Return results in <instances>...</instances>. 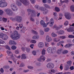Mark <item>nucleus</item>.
Wrapping results in <instances>:
<instances>
[{
	"mask_svg": "<svg viewBox=\"0 0 74 74\" xmlns=\"http://www.w3.org/2000/svg\"><path fill=\"white\" fill-rule=\"evenodd\" d=\"M40 32L41 35H43L44 34V32L42 30H40Z\"/></svg>",
	"mask_w": 74,
	"mask_h": 74,
	"instance_id": "6e6d98bb",
	"label": "nucleus"
},
{
	"mask_svg": "<svg viewBox=\"0 0 74 74\" xmlns=\"http://www.w3.org/2000/svg\"><path fill=\"white\" fill-rule=\"evenodd\" d=\"M2 38L3 40H7L8 38V36L6 34H4Z\"/></svg>",
	"mask_w": 74,
	"mask_h": 74,
	"instance_id": "dca6fc26",
	"label": "nucleus"
},
{
	"mask_svg": "<svg viewBox=\"0 0 74 74\" xmlns=\"http://www.w3.org/2000/svg\"><path fill=\"white\" fill-rule=\"evenodd\" d=\"M11 48L13 50H15L16 49V47L15 46H13L11 47Z\"/></svg>",
	"mask_w": 74,
	"mask_h": 74,
	"instance_id": "58836bf2",
	"label": "nucleus"
},
{
	"mask_svg": "<svg viewBox=\"0 0 74 74\" xmlns=\"http://www.w3.org/2000/svg\"><path fill=\"white\" fill-rule=\"evenodd\" d=\"M5 47L6 48V49H8V50H10V47H9L8 46V45L5 46Z\"/></svg>",
	"mask_w": 74,
	"mask_h": 74,
	"instance_id": "864d4df0",
	"label": "nucleus"
},
{
	"mask_svg": "<svg viewBox=\"0 0 74 74\" xmlns=\"http://www.w3.org/2000/svg\"><path fill=\"white\" fill-rule=\"evenodd\" d=\"M0 3H5L7 2H5V0H1L0 1Z\"/></svg>",
	"mask_w": 74,
	"mask_h": 74,
	"instance_id": "a19ab883",
	"label": "nucleus"
},
{
	"mask_svg": "<svg viewBox=\"0 0 74 74\" xmlns=\"http://www.w3.org/2000/svg\"><path fill=\"white\" fill-rule=\"evenodd\" d=\"M45 58L44 57V56H41L40 58H39L38 59V60L39 62H41V60H42V61H44V60H45Z\"/></svg>",
	"mask_w": 74,
	"mask_h": 74,
	"instance_id": "2eb2a0df",
	"label": "nucleus"
},
{
	"mask_svg": "<svg viewBox=\"0 0 74 74\" xmlns=\"http://www.w3.org/2000/svg\"><path fill=\"white\" fill-rule=\"evenodd\" d=\"M55 9L56 11L57 12H59V11H60V9H59V8H58V7H56L55 8Z\"/></svg>",
	"mask_w": 74,
	"mask_h": 74,
	"instance_id": "e433bc0d",
	"label": "nucleus"
},
{
	"mask_svg": "<svg viewBox=\"0 0 74 74\" xmlns=\"http://www.w3.org/2000/svg\"><path fill=\"white\" fill-rule=\"evenodd\" d=\"M16 4H17L18 6H21V5H22V3H21V2L18 1L16 2Z\"/></svg>",
	"mask_w": 74,
	"mask_h": 74,
	"instance_id": "a878e982",
	"label": "nucleus"
},
{
	"mask_svg": "<svg viewBox=\"0 0 74 74\" xmlns=\"http://www.w3.org/2000/svg\"><path fill=\"white\" fill-rule=\"evenodd\" d=\"M20 1L25 5H27L29 4V2L27 0H20Z\"/></svg>",
	"mask_w": 74,
	"mask_h": 74,
	"instance_id": "0eeeda50",
	"label": "nucleus"
},
{
	"mask_svg": "<svg viewBox=\"0 0 74 74\" xmlns=\"http://www.w3.org/2000/svg\"><path fill=\"white\" fill-rule=\"evenodd\" d=\"M43 11L44 12H43V14H44V15L45 14H47L48 12V10L46 9L45 10V11Z\"/></svg>",
	"mask_w": 74,
	"mask_h": 74,
	"instance_id": "bb28decb",
	"label": "nucleus"
},
{
	"mask_svg": "<svg viewBox=\"0 0 74 74\" xmlns=\"http://www.w3.org/2000/svg\"><path fill=\"white\" fill-rule=\"evenodd\" d=\"M18 26H19L20 28H22V27H23V25L22 24H19L18 25Z\"/></svg>",
	"mask_w": 74,
	"mask_h": 74,
	"instance_id": "338daca9",
	"label": "nucleus"
},
{
	"mask_svg": "<svg viewBox=\"0 0 74 74\" xmlns=\"http://www.w3.org/2000/svg\"><path fill=\"white\" fill-rule=\"evenodd\" d=\"M62 0H60V2H61L60 3V4L61 5H63V3H64V2H65V1H62Z\"/></svg>",
	"mask_w": 74,
	"mask_h": 74,
	"instance_id": "bf43d9fd",
	"label": "nucleus"
},
{
	"mask_svg": "<svg viewBox=\"0 0 74 74\" xmlns=\"http://www.w3.org/2000/svg\"><path fill=\"white\" fill-rule=\"evenodd\" d=\"M68 25H69V22L66 21L64 23V25L65 26H67Z\"/></svg>",
	"mask_w": 74,
	"mask_h": 74,
	"instance_id": "8fccbe9b",
	"label": "nucleus"
},
{
	"mask_svg": "<svg viewBox=\"0 0 74 74\" xmlns=\"http://www.w3.org/2000/svg\"><path fill=\"white\" fill-rule=\"evenodd\" d=\"M31 42L32 43H33L34 44H36V41L34 40H31Z\"/></svg>",
	"mask_w": 74,
	"mask_h": 74,
	"instance_id": "37998d69",
	"label": "nucleus"
},
{
	"mask_svg": "<svg viewBox=\"0 0 74 74\" xmlns=\"http://www.w3.org/2000/svg\"><path fill=\"white\" fill-rule=\"evenodd\" d=\"M9 44L10 45H16V43L15 42V41L14 40H10L9 41Z\"/></svg>",
	"mask_w": 74,
	"mask_h": 74,
	"instance_id": "f3484780",
	"label": "nucleus"
},
{
	"mask_svg": "<svg viewBox=\"0 0 74 74\" xmlns=\"http://www.w3.org/2000/svg\"><path fill=\"white\" fill-rule=\"evenodd\" d=\"M47 66L48 69H53L54 67V65L51 63H49L47 64Z\"/></svg>",
	"mask_w": 74,
	"mask_h": 74,
	"instance_id": "1a4fd4ad",
	"label": "nucleus"
},
{
	"mask_svg": "<svg viewBox=\"0 0 74 74\" xmlns=\"http://www.w3.org/2000/svg\"><path fill=\"white\" fill-rule=\"evenodd\" d=\"M4 34L2 32H0V38H3Z\"/></svg>",
	"mask_w": 74,
	"mask_h": 74,
	"instance_id": "72a5a7b5",
	"label": "nucleus"
},
{
	"mask_svg": "<svg viewBox=\"0 0 74 74\" xmlns=\"http://www.w3.org/2000/svg\"><path fill=\"white\" fill-rule=\"evenodd\" d=\"M39 9L40 10H41V11H45V10L44 8V7H40L39 8Z\"/></svg>",
	"mask_w": 74,
	"mask_h": 74,
	"instance_id": "473e14b6",
	"label": "nucleus"
},
{
	"mask_svg": "<svg viewBox=\"0 0 74 74\" xmlns=\"http://www.w3.org/2000/svg\"><path fill=\"white\" fill-rule=\"evenodd\" d=\"M32 53L34 55H36V51L34 50L32 51Z\"/></svg>",
	"mask_w": 74,
	"mask_h": 74,
	"instance_id": "4d7b16f0",
	"label": "nucleus"
},
{
	"mask_svg": "<svg viewBox=\"0 0 74 74\" xmlns=\"http://www.w3.org/2000/svg\"><path fill=\"white\" fill-rule=\"evenodd\" d=\"M3 68L5 69H8L10 68V67L8 66L5 65L3 66Z\"/></svg>",
	"mask_w": 74,
	"mask_h": 74,
	"instance_id": "2f4dec72",
	"label": "nucleus"
},
{
	"mask_svg": "<svg viewBox=\"0 0 74 74\" xmlns=\"http://www.w3.org/2000/svg\"><path fill=\"white\" fill-rule=\"evenodd\" d=\"M25 49H26V51H27V52H30V48L26 47Z\"/></svg>",
	"mask_w": 74,
	"mask_h": 74,
	"instance_id": "c03bdc74",
	"label": "nucleus"
},
{
	"mask_svg": "<svg viewBox=\"0 0 74 74\" xmlns=\"http://www.w3.org/2000/svg\"><path fill=\"white\" fill-rule=\"evenodd\" d=\"M32 32L35 34H37L38 33L36 31L34 30H32Z\"/></svg>",
	"mask_w": 74,
	"mask_h": 74,
	"instance_id": "49530a36",
	"label": "nucleus"
},
{
	"mask_svg": "<svg viewBox=\"0 0 74 74\" xmlns=\"http://www.w3.org/2000/svg\"><path fill=\"white\" fill-rule=\"evenodd\" d=\"M59 38H60V39H62V40H64V39L66 38V36H60L59 37Z\"/></svg>",
	"mask_w": 74,
	"mask_h": 74,
	"instance_id": "7c9ffc66",
	"label": "nucleus"
},
{
	"mask_svg": "<svg viewBox=\"0 0 74 74\" xmlns=\"http://www.w3.org/2000/svg\"><path fill=\"white\" fill-rule=\"evenodd\" d=\"M24 66H25V65L23 63H22L20 66L21 67H24Z\"/></svg>",
	"mask_w": 74,
	"mask_h": 74,
	"instance_id": "69168bd1",
	"label": "nucleus"
},
{
	"mask_svg": "<svg viewBox=\"0 0 74 74\" xmlns=\"http://www.w3.org/2000/svg\"><path fill=\"white\" fill-rule=\"evenodd\" d=\"M11 37L13 40H17L21 37V35L18 34L16 31H15L14 34H11Z\"/></svg>",
	"mask_w": 74,
	"mask_h": 74,
	"instance_id": "f257e3e1",
	"label": "nucleus"
},
{
	"mask_svg": "<svg viewBox=\"0 0 74 74\" xmlns=\"http://www.w3.org/2000/svg\"><path fill=\"white\" fill-rule=\"evenodd\" d=\"M44 6L47 8H49V6L47 4H45L44 5Z\"/></svg>",
	"mask_w": 74,
	"mask_h": 74,
	"instance_id": "a18cd8bd",
	"label": "nucleus"
},
{
	"mask_svg": "<svg viewBox=\"0 0 74 74\" xmlns=\"http://www.w3.org/2000/svg\"><path fill=\"white\" fill-rule=\"evenodd\" d=\"M57 33L59 34H63L64 33V30H60L59 32L58 31L57 32Z\"/></svg>",
	"mask_w": 74,
	"mask_h": 74,
	"instance_id": "4be33fe9",
	"label": "nucleus"
},
{
	"mask_svg": "<svg viewBox=\"0 0 74 74\" xmlns=\"http://www.w3.org/2000/svg\"><path fill=\"white\" fill-rule=\"evenodd\" d=\"M69 69L71 70H73L74 69V66H71L70 67Z\"/></svg>",
	"mask_w": 74,
	"mask_h": 74,
	"instance_id": "13d9d810",
	"label": "nucleus"
},
{
	"mask_svg": "<svg viewBox=\"0 0 74 74\" xmlns=\"http://www.w3.org/2000/svg\"><path fill=\"white\" fill-rule=\"evenodd\" d=\"M62 52H63V49L62 48L59 49L58 50H57V53L58 55H60V54H61L62 53Z\"/></svg>",
	"mask_w": 74,
	"mask_h": 74,
	"instance_id": "ddd939ff",
	"label": "nucleus"
},
{
	"mask_svg": "<svg viewBox=\"0 0 74 74\" xmlns=\"http://www.w3.org/2000/svg\"><path fill=\"white\" fill-rule=\"evenodd\" d=\"M67 63L68 64H71V63H72V62H71V61H69L67 62Z\"/></svg>",
	"mask_w": 74,
	"mask_h": 74,
	"instance_id": "680f3d73",
	"label": "nucleus"
},
{
	"mask_svg": "<svg viewBox=\"0 0 74 74\" xmlns=\"http://www.w3.org/2000/svg\"><path fill=\"white\" fill-rule=\"evenodd\" d=\"M3 13H4V11L0 10V15H2L3 14Z\"/></svg>",
	"mask_w": 74,
	"mask_h": 74,
	"instance_id": "de8ad7c7",
	"label": "nucleus"
},
{
	"mask_svg": "<svg viewBox=\"0 0 74 74\" xmlns=\"http://www.w3.org/2000/svg\"><path fill=\"white\" fill-rule=\"evenodd\" d=\"M45 46L46 47H49V43L47 42H46L45 43Z\"/></svg>",
	"mask_w": 74,
	"mask_h": 74,
	"instance_id": "603ef678",
	"label": "nucleus"
},
{
	"mask_svg": "<svg viewBox=\"0 0 74 74\" xmlns=\"http://www.w3.org/2000/svg\"><path fill=\"white\" fill-rule=\"evenodd\" d=\"M53 40L54 42H58V41H59L60 40H58V39H56V38H54L53 39Z\"/></svg>",
	"mask_w": 74,
	"mask_h": 74,
	"instance_id": "09e8293b",
	"label": "nucleus"
},
{
	"mask_svg": "<svg viewBox=\"0 0 74 74\" xmlns=\"http://www.w3.org/2000/svg\"><path fill=\"white\" fill-rule=\"evenodd\" d=\"M10 19L12 21H16L17 22H21L22 18V17L19 16H16L15 18H13V17H10Z\"/></svg>",
	"mask_w": 74,
	"mask_h": 74,
	"instance_id": "7ed1b4c3",
	"label": "nucleus"
},
{
	"mask_svg": "<svg viewBox=\"0 0 74 74\" xmlns=\"http://www.w3.org/2000/svg\"><path fill=\"white\" fill-rule=\"evenodd\" d=\"M27 67L28 68V69H33V67L30 66H28Z\"/></svg>",
	"mask_w": 74,
	"mask_h": 74,
	"instance_id": "e2e57ef3",
	"label": "nucleus"
},
{
	"mask_svg": "<svg viewBox=\"0 0 74 74\" xmlns=\"http://www.w3.org/2000/svg\"><path fill=\"white\" fill-rule=\"evenodd\" d=\"M45 32H48L49 31V28H46L45 29Z\"/></svg>",
	"mask_w": 74,
	"mask_h": 74,
	"instance_id": "79ce46f5",
	"label": "nucleus"
},
{
	"mask_svg": "<svg viewBox=\"0 0 74 74\" xmlns=\"http://www.w3.org/2000/svg\"><path fill=\"white\" fill-rule=\"evenodd\" d=\"M21 59H26V57L25 54H23L22 55Z\"/></svg>",
	"mask_w": 74,
	"mask_h": 74,
	"instance_id": "c85d7f7f",
	"label": "nucleus"
},
{
	"mask_svg": "<svg viewBox=\"0 0 74 74\" xmlns=\"http://www.w3.org/2000/svg\"><path fill=\"white\" fill-rule=\"evenodd\" d=\"M62 26H63V25H60L59 26V27H57L56 25H55L53 26V28H56L57 29V30H58V29H60V28H62Z\"/></svg>",
	"mask_w": 74,
	"mask_h": 74,
	"instance_id": "aec40b11",
	"label": "nucleus"
},
{
	"mask_svg": "<svg viewBox=\"0 0 74 74\" xmlns=\"http://www.w3.org/2000/svg\"><path fill=\"white\" fill-rule=\"evenodd\" d=\"M51 72L53 73H55V70L53 69H52L50 71V70L49 71V74H52V73H51Z\"/></svg>",
	"mask_w": 74,
	"mask_h": 74,
	"instance_id": "393cba45",
	"label": "nucleus"
},
{
	"mask_svg": "<svg viewBox=\"0 0 74 74\" xmlns=\"http://www.w3.org/2000/svg\"><path fill=\"white\" fill-rule=\"evenodd\" d=\"M27 11L28 12V15H29L30 14H31L32 15H34L36 13L35 10L30 9H27Z\"/></svg>",
	"mask_w": 74,
	"mask_h": 74,
	"instance_id": "423d86ee",
	"label": "nucleus"
},
{
	"mask_svg": "<svg viewBox=\"0 0 74 74\" xmlns=\"http://www.w3.org/2000/svg\"><path fill=\"white\" fill-rule=\"evenodd\" d=\"M40 23L41 25H42V26H43V27H46L47 26V25L45 23V21H44V20H41Z\"/></svg>",
	"mask_w": 74,
	"mask_h": 74,
	"instance_id": "9d476101",
	"label": "nucleus"
},
{
	"mask_svg": "<svg viewBox=\"0 0 74 74\" xmlns=\"http://www.w3.org/2000/svg\"><path fill=\"white\" fill-rule=\"evenodd\" d=\"M7 52L8 56H10L11 55V54L12 53L11 52L9 51H7Z\"/></svg>",
	"mask_w": 74,
	"mask_h": 74,
	"instance_id": "f704fd0d",
	"label": "nucleus"
},
{
	"mask_svg": "<svg viewBox=\"0 0 74 74\" xmlns=\"http://www.w3.org/2000/svg\"><path fill=\"white\" fill-rule=\"evenodd\" d=\"M69 69V65L66 64L65 66V67L64 68V70L65 71L68 70Z\"/></svg>",
	"mask_w": 74,
	"mask_h": 74,
	"instance_id": "412c9836",
	"label": "nucleus"
},
{
	"mask_svg": "<svg viewBox=\"0 0 74 74\" xmlns=\"http://www.w3.org/2000/svg\"><path fill=\"white\" fill-rule=\"evenodd\" d=\"M39 7V6L38 5H36L34 6V7L36 9H38Z\"/></svg>",
	"mask_w": 74,
	"mask_h": 74,
	"instance_id": "0e129e2a",
	"label": "nucleus"
},
{
	"mask_svg": "<svg viewBox=\"0 0 74 74\" xmlns=\"http://www.w3.org/2000/svg\"><path fill=\"white\" fill-rule=\"evenodd\" d=\"M30 1H31V3H32V4L35 3V1L34 0H30Z\"/></svg>",
	"mask_w": 74,
	"mask_h": 74,
	"instance_id": "774afa93",
	"label": "nucleus"
},
{
	"mask_svg": "<svg viewBox=\"0 0 74 74\" xmlns=\"http://www.w3.org/2000/svg\"><path fill=\"white\" fill-rule=\"evenodd\" d=\"M7 5H8L7 3H0V7H1V8H3L4 7H7Z\"/></svg>",
	"mask_w": 74,
	"mask_h": 74,
	"instance_id": "f8f14e48",
	"label": "nucleus"
},
{
	"mask_svg": "<svg viewBox=\"0 0 74 74\" xmlns=\"http://www.w3.org/2000/svg\"><path fill=\"white\" fill-rule=\"evenodd\" d=\"M70 9L71 11L72 12H74V6L73 5H71V6Z\"/></svg>",
	"mask_w": 74,
	"mask_h": 74,
	"instance_id": "cd10ccee",
	"label": "nucleus"
},
{
	"mask_svg": "<svg viewBox=\"0 0 74 74\" xmlns=\"http://www.w3.org/2000/svg\"><path fill=\"white\" fill-rule=\"evenodd\" d=\"M5 42L3 41V40H1L0 39V44H4Z\"/></svg>",
	"mask_w": 74,
	"mask_h": 74,
	"instance_id": "3c124183",
	"label": "nucleus"
},
{
	"mask_svg": "<svg viewBox=\"0 0 74 74\" xmlns=\"http://www.w3.org/2000/svg\"><path fill=\"white\" fill-rule=\"evenodd\" d=\"M68 37L70 38H74V36L71 35H69L68 36Z\"/></svg>",
	"mask_w": 74,
	"mask_h": 74,
	"instance_id": "5fc2aeb1",
	"label": "nucleus"
},
{
	"mask_svg": "<svg viewBox=\"0 0 74 74\" xmlns=\"http://www.w3.org/2000/svg\"><path fill=\"white\" fill-rule=\"evenodd\" d=\"M46 40L47 42H50L52 40L51 38V37H49V36H48V35L46 36Z\"/></svg>",
	"mask_w": 74,
	"mask_h": 74,
	"instance_id": "4468645a",
	"label": "nucleus"
},
{
	"mask_svg": "<svg viewBox=\"0 0 74 74\" xmlns=\"http://www.w3.org/2000/svg\"><path fill=\"white\" fill-rule=\"evenodd\" d=\"M64 16L67 19H70L71 18V16L70 14L69 13H65Z\"/></svg>",
	"mask_w": 74,
	"mask_h": 74,
	"instance_id": "6e6552de",
	"label": "nucleus"
},
{
	"mask_svg": "<svg viewBox=\"0 0 74 74\" xmlns=\"http://www.w3.org/2000/svg\"><path fill=\"white\" fill-rule=\"evenodd\" d=\"M49 23H50L49 24L50 26V27H52L54 23V22H53V18H51L50 19Z\"/></svg>",
	"mask_w": 74,
	"mask_h": 74,
	"instance_id": "6ab92c4d",
	"label": "nucleus"
},
{
	"mask_svg": "<svg viewBox=\"0 0 74 74\" xmlns=\"http://www.w3.org/2000/svg\"><path fill=\"white\" fill-rule=\"evenodd\" d=\"M42 55H45V49H43L42 52Z\"/></svg>",
	"mask_w": 74,
	"mask_h": 74,
	"instance_id": "ea45409f",
	"label": "nucleus"
},
{
	"mask_svg": "<svg viewBox=\"0 0 74 74\" xmlns=\"http://www.w3.org/2000/svg\"><path fill=\"white\" fill-rule=\"evenodd\" d=\"M51 35L53 37H56V36H57V35L53 32L52 33Z\"/></svg>",
	"mask_w": 74,
	"mask_h": 74,
	"instance_id": "4c0bfd02",
	"label": "nucleus"
},
{
	"mask_svg": "<svg viewBox=\"0 0 74 74\" xmlns=\"http://www.w3.org/2000/svg\"><path fill=\"white\" fill-rule=\"evenodd\" d=\"M38 46L39 48H42L44 47V44L42 42H40L38 44Z\"/></svg>",
	"mask_w": 74,
	"mask_h": 74,
	"instance_id": "9b49d317",
	"label": "nucleus"
},
{
	"mask_svg": "<svg viewBox=\"0 0 74 74\" xmlns=\"http://www.w3.org/2000/svg\"><path fill=\"white\" fill-rule=\"evenodd\" d=\"M67 32H72L74 31L73 29V28L71 27H70L69 28L67 29Z\"/></svg>",
	"mask_w": 74,
	"mask_h": 74,
	"instance_id": "b1692460",
	"label": "nucleus"
},
{
	"mask_svg": "<svg viewBox=\"0 0 74 74\" xmlns=\"http://www.w3.org/2000/svg\"><path fill=\"white\" fill-rule=\"evenodd\" d=\"M10 7L13 11H17L18 10V8L16 7L15 4L14 3L10 5Z\"/></svg>",
	"mask_w": 74,
	"mask_h": 74,
	"instance_id": "39448f33",
	"label": "nucleus"
},
{
	"mask_svg": "<svg viewBox=\"0 0 74 74\" xmlns=\"http://www.w3.org/2000/svg\"><path fill=\"white\" fill-rule=\"evenodd\" d=\"M2 19L4 22H7V18H2V17L0 16V21H2Z\"/></svg>",
	"mask_w": 74,
	"mask_h": 74,
	"instance_id": "a211bd4d",
	"label": "nucleus"
},
{
	"mask_svg": "<svg viewBox=\"0 0 74 74\" xmlns=\"http://www.w3.org/2000/svg\"><path fill=\"white\" fill-rule=\"evenodd\" d=\"M56 48L55 47L52 48L51 47H49L47 49V52L49 53H53L56 52Z\"/></svg>",
	"mask_w": 74,
	"mask_h": 74,
	"instance_id": "f03ea898",
	"label": "nucleus"
},
{
	"mask_svg": "<svg viewBox=\"0 0 74 74\" xmlns=\"http://www.w3.org/2000/svg\"><path fill=\"white\" fill-rule=\"evenodd\" d=\"M60 70H63V64H61L60 65Z\"/></svg>",
	"mask_w": 74,
	"mask_h": 74,
	"instance_id": "052dcab7",
	"label": "nucleus"
},
{
	"mask_svg": "<svg viewBox=\"0 0 74 74\" xmlns=\"http://www.w3.org/2000/svg\"><path fill=\"white\" fill-rule=\"evenodd\" d=\"M72 46H73V44H69L66 45L64 47H65V48H69V47H72Z\"/></svg>",
	"mask_w": 74,
	"mask_h": 74,
	"instance_id": "5701e85b",
	"label": "nucleus"
},
{
	"mask_svg": "<svg viewBox=\"0 0 74 74\" xmlns=\"http://www.w3.org/2000/svg\"><path fill=\"white\" fill-rule=\"evenodd\" d=\"M67 53H68V51L67 50H65L63 51H62V53L63 54H65Z\"/></svg>",
	"mask_w": 74,
	"mask_h": 74,
	"instance_id": "c9c22d12",
	"label": "nucleus"
},
{
	"mask_svg": "<svg viewBox=\"0 0 74 74\" xmlns=\"http://www.w3.org/2000/svg\"><path fill=\"white\" fill-rule=\"evenodd\" d=\"M38 36H37V35H36V36H34L32 37V39H38Z\"/></svg>",
	"mask_w": 74,
	"mask_h": 74,
	"instance_id": "c756f323",
	"label": "nucleus"
},
{
	"mask_svg": "<svg viewBox=\"0 0 74 74\" xmlns=\"http://www.w3.org/2000/svg\"><path fill=\"white\" fill-rule=\"evenodd\" d=\"M4 11L5 12L6 14L9 15H12L13 14V12L11 10V9L9 8L5 9Z\"/></svg>",
	"mask_w": 74,
	"mask_h": 74,
	"instance_id": "20e7f679",
	"label": "nucleus"
}]
</instances>
